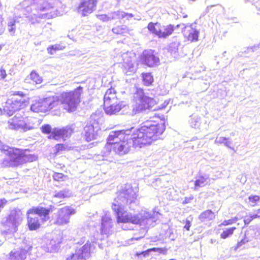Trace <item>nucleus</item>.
<instances>
[{"label":"nucleus","mask_w":260,"mask_h":260,"mask_svg":"<svg viewBox=\"0 0 260 260\" xmlns=\"http://www.w3.org/2000/svg\"><path fill=\"white\" fill-rule=\"evenodd\" d=\"M82 90L83 87L79 86L73 90L63 91L58 95L39 100L31 105V109L35 112L45 113L60 111L62 108L68 112H73L81 102Z\"/></svg>","instance_id":"1"},{"label":"nucleus","mask_w":260,"mask_h":260,"mask_svg":"<svg viewBox=\"0 0 260 260\" xmlns=\"http://www.w3.org/2000/svg\"><path fill=\"white\" fill-rule=\"evenodd\" d=\"M165 129V125L162 120H146L133 133L132 140L133 147L141 148L150 145L158 139Z\"/></svg>","instance_id":"2"},{"label":"nucleus","mask_w":260,"mask_h":260,"mask_svg":"<svg viewBox=\"0 0 260 260\" xmlns=\"http://www.w3.org/2000/svg\"><path fill=\"white\" fill-rule=\"evenodd\" d=\"M0 150L7 157L2 161L4 167L16 168L37 159V156L26 149H22L3 145L1 146Z\"/></svg>","instance_id":"3"},{"label":"nucleus","mask_w":260,"mask_h":260,"mask_svg":"<svg viewBox=\"0 0 260 260\" xmlns=\"http://www.w3.org/2000/svg\"><path fill=\"white\" fill-rule=\"evenodd\" d=\"M124 137V130L112 132L106 139L103 151L104 155H108L112 152L118 155L126 154L129 150L130 145Z\"/></svg>","instance_id":"4"},{"label":"nucleus","mask_w":260,"mask_h":260,"mask_svg":"<svg viewBox=\"0 0 260 260\" xmlns=\"http://www.w3.org/2000/svg\"><path fill=\"white\" fill-rule=\"evenodd\" d=\"M103 107L107 115H113L120 111L125 105L117 99L115 89L111 87L107 90L104 95Z\"/></svg>","instance_id":"5"},{"label":"nucleus","mask_w":260,"mask_h":260,"mask_svg":"<svg viewBox=\"0 0 260 260\" xmlns=\"http://www.w3.org/2000/svg\"><path fill=\"white\" fill-rule=\"evenodd\" d=\"M112 208L116 215V221L118 223L141 224V219L138 214H132L124 210L123 207L115 203L112 204Z\"/></svg>","instance_id":"6"},{"label":"nucleus","mask_w":260,"mask_h":260,"mask_svg":"<svg viewBox=\"0 0 260 260\" xmlns=\"http://www.w3.org/2000/svg\"><path fill=\"white\" fill-rule=\"evenodd\" d=\"M143 94L144 90L142 88H137L135 93L136 98L141 95L142 96L139 98V102L136 103L133 108L132 111L134 114H138L147 110H150L156 104L153 98L143 95Z\"/></svg>","instance_id":"7"},{"label":"nucleus","mask_w":260,"mask_h":260,"mask_svg":"<svg viewBox=\"0 0 260 260\" xmlns=\"http://www.w3.org/2000/svg\"><path fill=\"white\" fill-rule=\"evenodd\" d=\"M179 26V24L176 25V27ZM175 27V26L171 24L163 25L158 22L155 23L150 22L147 25L149 31L159 39H166L171 36L173 33Z\"/></svg>","instance_id":"8"},{"label":"nucleus","mask_w":260,"mask_h":260,"mask_svg":"<svg viewBox=\"0 0 260 260\" xmlns=\"http://www.w3.org/2000/svg\"><path fill=\"white\" fill-rule=\"evenodd\" d=\"M139 189L133 187L131 184H126L117 192V199L118 201L127 204H131L135 202L138 197Z\"/></svg>","instance_id":"9"},{"label":"nucleus","mask_w":260,"mask_h":260,"mask_svg":"<svg viewBox=\"0 0 260 260\" xmlns=\"http://www.w3.org/2000/svg\"><path fill=\"white\" fill-rule=\"evenodd\" d=\"M140 59L142 64L149 68L156 67L159 64V58L152 50L143 51L140 56Z\"/></svg>","instance_id":"10"},{"label":"nucleus","mask_w":260,"mask_h":260,"mask_svg":"<svg viewBox=\"0 0 260 260\" xmlns=\"http://www.w3.org/2000/svg\"><path fill=\"white\" fill-rule=\"evenodd\" d=\"M75 210L69 206H65L57 211L54 223L57 225H63L69 222L70 216Z\"/></svg>","instance_id":"11"},{"label":"nucleus","mask_w":260,"mask_h":260,"mask_svg":"<svg viewBox=\"0 0 260 260\" xmlns=\"http://www.w3.org/2000/svg\"><path fill=\"white\" fill-rule=\"evenodd\" d=\"M92 245L90 242L87 241L80 248L77 249L74 253H73L67 260H86L91 255V248Z\"/></svg>","instance_id":"12"},{"label":"nucleus","mask_w":260,"mask_h":260,"mask_svg":"<svg viewBox=\"0 0 260 260\" xmlns=\"http://www.w3.org/2000/svg\"><path fill=\"white\" fill-rule=\"evenodd\" d=\"M97 3V0H82L77 8V11L83 17L87 16L93 12Z\"/></svg>","instance_id":"13"},{"label":"nucleus","mask_w":260,"mask_h":260,"mask_svg":"<svg viewBox=\"0 0 260 260\" xmlns=\"http://www.w3.org/2000/svg\"><path fill=\"white\" fill-rule=\"evenodd\" d=\"M13 96L7 100L12 102V106L18 108V111L26 107L28 104V101L26 98V95L22 91H15L12 94Z\"/></svg>","instance_id":"14"},{"label":"nucleus","mask_w":260,"mask_h":260,"mask_svg":"<svg viewBox=\"0 0 260 260\" xmlns=\"http://www.w3.org/2000/svg\"><path fill=\"white\" fill-rule=\"evenodd\" d=\"M74 133V128L72 125H67L61 128L55 127L52 135L49 137L50 140H58L60 139H65L69 138Z\"/></svg>","instance_id":"15"},{"label":"nucleus","mask_w":260,"mask_h":260,"mask_svg":"<svg viewBox=\"0 0 260 260\" xmlns=\"http://www.w3.org/2000/svg\"><path fill=\"white\" fill-rule=\"evenodd\" d=\"M199 31L191 25H187L184 28L183 36L190 42H197L199 40Z\"/></svg>","instance_id":"16"},{"label":"nucleus","mask_w":260,"mask_h":260,"mask_svg":"<svg viewBox=\"0 0 260 260\" xmlns=\"http://www.w3.org/2000/svg\"><path fill=\"white\" fill-rule=\"evenodd\" d=\"M27 225L30 231H36L41 226V223L39 218L34 214L29 213V211L26 212Z\"/></svg>","instance_id":"17"},{"label":"nucleus","mask_w":260,"mask_h":260,"mask_svg":"<svg viewBox=\"0 0 260 260\" xmlns=\"http://www.w3.org/2000/svg\"><path fill=\"white\" fill-rule=\"evenodd\" d=\"M53 210L54 207L51 205L49 208H46L43 207H33L28 210L30 214H34V215L37 214L40 217H46L51 212L53 211Z\"/></svg>","instance_id":"18"},{"label":"nucleus","mask_w":260,"mask_h":260,"mask_svg":"<svg viewBox=\"0 0 260 260\" xmlns=\"http://www.w3.org/2000/svg\"><path fill=\"white\" fill-rule=\"evenodd\" d=\"M27 84L36 85L41 84L43 81L42 76L35 70L32 71L24 80Z\"/></svg>","instance_id":"19"},{"label":"nucleus","mask_w":260,"mask_h":260,"mask_svg":"<svg viewBox=\"0 0 260 260\" xmlns=\"http://www.w3.org/2000/svg\"><path fill=\"white\" fill-rule=\"evenodd\" d=\"M24 122L22 117H14L8 122V127L11 129H17L23 126Z\"/></svg>","instance_id":"20"},{"label":"nucleus","mask_w":260,"mask_h":260,"mask_svg":"<svg viewBox=\"0 0 260 260\" xmlns=\"http://www.w3.org/2000/svg\"><path fill=\"white\" fill-rule=\"evenodd\" d=\"M53 3H46L45 7L41 8L40 10L42 11H44L45 10L49 11L48 12H47L42 15V17H46L48 18H50L52 17L53 16V9L54 8L53 5H57V3L59 2V0H52Z\"/></svg>","instance_id":"21"},{"label":"nucleus","mask_w":260,"mask_h":260,"mask_svg":"<svg viewBox=\"0 0 260 260\" xmlns=\"http://www.w3.org/2000/svg\"><path fill=\"white\" fill-rule=\"evenodd\" d=\"M214 213L210 209L206 210L201 213L199 218L202 222H209L215 218Z\"/></svg>","instance_id":"22"},{"label":"nucleus","mask_w":260,"mask_h":260,"mask_svg":"<svg viewBox=\"0 0 260 260\" xmlns=\"http://www.w3.org/2000/svg\"><path fill=\"white\" fill-rule=\"evenodd\" d=\"M143 84L146 86H150L153 85L154 81L153 76L151 72H145L141 74Z\"/></svg>","instance_id":"23"},{"label":"nucleus","mask_w":260,"mask_h":260,"mask_svg":"<svg viewBox=\"0 0 260 260\" xmlns=\"http://www.w3.org/2000/svg\"><path fill=\"white\" fill-rule=\"evenodd\" d=\"M12 104L13 103L11 101L7 100L5 104L3 107V109H2L5 113L9 116L12 115L15 112L18 111V108L16 107L14 108L12 106Z\"/></svg>","instance_id":"24"},{"label":"nucleus","mask_w":260,"mask_h":260,"mask_svg":"<svg viewBox=\"0 0 260 260\" xmlns=\"http://www.w3.org/2000/svg\"><path fill=\"white\" fill-rule=\"evenodd\" d=\"M25 252L24 251H11L10 253L9 260H24Z\"/></svg>","instance_id":"25"},{"label":"nucleus","mask_w":260,"mask_h":260,"mask_svg":"<svg viewBox=\"0 0 260 260\" xmlns=\"http://www.w3.org/2000/svg\"><path fill=\"white\" fill-rule=\"evenodd\" d=\"M247 204L251 207H256L260 203V196L256 194H251L247 198Z\"/></svg>","instance_id":"26"},{"label":"nucleus","mask_w":260,"mask_h":260,"mask_svg":"<svg viewBox=\"0 0 260 260\" xmlns=\"http://www.w3.org/2000/svg\"><path fill=\"white\" fill-rule=\"evenodd\" d=\"M52 178L54 181L58 182H68L70 179L68 175L58 172H54L52 175Z\"/></svg>","instance_id":"27"},{"label":"nucleus","mask_w":260,"mask_h":260,"mask_svg":"<svg viewBox=\"0 0 260 260\" xmlns=\"http://www.w3.org/2000/svg\"><path fill=\"white\" fill-rule=\"evenodd\" d=\"M114 34L116 35H123L128 31V29L126 25H117L112 29Z\"/></svg>","instance_id":"28"},{"label":"nucleus","mask_w":260,"mask_h":260,"mask_svg":"<svg viewBox=\"0 0 260 260\" xmlns=\"http://www.w3.org/2000/svg\"><path fill=\"white\" fill-rule=\"evenodd\" d=\"M236 230H237V228L235 226L226 229L220 234V238L222 239H225L232 236Z\"/></svg>","instance_id":"29"},{"label":"nucleus","mask_w":260,"mask_h":260,"mask_svg":"<svg viewBox=\"0 0 260 260\" xmlns=\"http://www.w3.org/2000/svg\"><path fill=\"white\" fill-rule=\"evenodd\" d=\"M70 196V190L68 189H63L56 192L54 196V198H57L59 199H64L67 198H69Z\"/></svg>","instance_id":"30"},{"label":"nucleus","mask_w":260,"mask_h":260,"mask_svg":"<svg viewBox=\"0 0 260 260\" xmlns=\"http://www.w3.org/2000/svg\"><path fill=\"white\" fill-rule=\"evenodd\" d=\"M41 131L43 134L49 135L48 136V139H50L49 137L52 135L53 132V129H52L51 126L48 124L43 125L41 127Z\"/></svg>","instance_id":"31"},{"label":"nucleus","mask_w":260,"mask_h":260,"mask_svg":"<svg viewBox=\"0 0 260 260\" xmlns=\"http://www.w3.org/2000/svg\"><path fill=\"white\" fill-rule=\"evenodd\" d=\"M207 178L201 176L194 181V188L204 186L206 184Z\"/></svg>","instance_id":"32"},{"label":"nucleus","mask_w":260,"mask_h":260,"mask_svg":"<svg viewBox=\"0 0 260 260\" xmlns=\"http://www.w3.org/2000/svg\"><path fill=\"white\" fill-rule=\"evenodd\" d=\"M67 149V147L64 144L62 143H58L54 146V154L57 155L59 153L65 151Z\"/></svg>","instance_id":"33"},{"label":"nucleus","mask_w":260,"mask_h":260,"mask_svg":"<svg viewBox=\"0 0 260 260\" xmlns=\"http://www.w3.org/2000/svg\"><path fill=\"white\" fill-rule=\"evenodd\" d=\"M16 22H17V20L13 18L12 19L8 24V26L9 27V31L12 33V35H14L15 32V24Z\"/></svg>","instance_id":"34"},{"label":"nucleus","mask_w":260,"mask_h":260,"mask_svg":"<svg viewBox=\"0 0 260 260\" xmlns=\"http://www.w3.org/2000/svg\"><path fill=\"white\" fill-rule=\"evenodd\" d=\"M256 218L255 214L247 215L244 216L243 221L245 225H248L253 219Z\"/></svg>","instance_id":"35"},{"label":"nucleus","mask_w":260,"mask_h":260,"mask_svg":"<svg viewBox=\"0 0 260 260\" xmlns=\"http://www.w3.org/2000/svg\"><path fill=\"white\" fill-rule=\"evenodd\" d=\"M238 218L237 217H235L234 218L230 219L228 220H224L222 222L220 223V225L224 226L230 225L236 222Z\"/></svg>","instance_id":"36"},{"label":"nucleus","mask_w":260,"mask_h":260,"mask_svg":"<svg viewBox=\"0 0 260 260\" xmlns=\"http://www.w3.org/2000/svg\"><path fill=\"white\" fill-rule=\"evenodd\" d=\"M85 137L86 141L90 142L92 140H93L95 139V136L93 132L89 133L86 132L85 134Z\"/></svg>","instance_id":"37"},{"label":"nucleus","mask_w":260,"mask_h":260,"mask_svg":"<svg viewBox=\"0 0 260 260\" xmlns=\"http://www.w3.org/2000/svg\"><path fill=\"white\" fill-rule=\"evenodd\" d=\"M7 76V73L5 69L1 68L0 69L1 79H4Z\"/></svg>","instance_id":"38"},{"label":"nucleus","mask_w":260,"mask_h":260,"mask_svg":"<svg viewBox=\"0 0 260 260\" xmlns=\"http://www.w3.org/2000/svg\"><path fill=\"white\" fill-rule=\"evenodd\" d=\"M57 49L58 48L56 47H55L54 46H51L48 48V51L50 54H53L54 53V51Z\"/></svg>","instance_id":"39"},{"label":"nucleus","mask_w":260,"mask_h":260,"mask_svg":"<svg viewBox=\"0 0 260 260\" xmlns=\"http://www.w3.org/2000/svg\"><path fill=\"white\" fill-rule=\"evenodd\" d=\"M191 225V222L190 221L186 220L185 221V224L184 226V228L187 231L190 230V228Z\"/></svg>","instance_id":"40"},{"label":"nucleus","mask_w":260,"mask_h":260,"mask_svg":"<svg viewBox=\"0 0 260 260\" xmlns=\"http://www.w3.org/2000/svg\"><path fill=\"white\" fill-rule=\"evenodd\" d=\"M168 249L167 248H158L157 251L163 254H166L167 253Z\"/></svg>","instance_id":"41"},{"label":"nucleus","mask_w":260,"mask_h":260,"mask_svg":"<svg viewBox=\"0 0 260 260\" xmlns=\"http://www.w3.org/2000/svg\"><path fill=\"white\" fill-rule=\"evenodd\" d=\"M133 17V15L132 14H127V13H123L122 15H121V18L122 19H123L125 17H127V19H128V17Z\"/></svg>","instance_id":"42"},{"label":"nucleus","mask_w":260,"mask_h":260,"mask_svg":"<svg viewBox=\"0 0 260 260\" xmlns=\"http://www.w3.org/2000/svg\"><path fill=\"white\" fill-rule=\"evenodd\" d=\"M254 4L255 5L256 8L257 9L258 11H259L260 14V0H257L255 3Z\"/></svg>","instance_id":"43"},{"label":"nucleus","mask_w":260,"mask_h":260,"mask_svg":"<svg viewBox=\"0 0 260 260\" xmlns=\"http://www.w3.org/2000/svg\"><path fill=\"white\" fill-rule=\"evenodd\" d=\"M255 215H256V218H260V208L257 209Z\"/></svg>","instance_id":"44"},{"label":"nucleus","mask_w":260,"mask_h":260,"mask_svg":"<svg viewBox=\"0 0 260 260\" xmlns=\"http://www.w3.org/2000/svg\"><path fill=\"white\" fill-rule=\"evenodd\" d=\"M149 252V249H148L147 250H146L145 251H142V254H143L144 256H145L148 254Z\"/></svg>","instance_id":"45"},{"label":"nucleus","mask_w":260,"mask_h":260,"mask_svg":"<svg viewBox=\"0 0 260 260\" xmlns=\"http://www.w3.org/2000/svg\"><path fill=\"white\" fill-rule=\"evenodd\" d=\"M149 252H150V251H154V252L157 251L158 248H157V247H153V248H149Z\"/></svg>","instance_id":"46"},{"label":"nucleus","mask_w":260,"mask_h":260,"mask_svg":"<svg viewBox=\"0 0 260 260\" xmlns=\"http://www.w3.org/2000/svg\"><path fill=\"white\" fill-rule=\"evenodd\" d=\"M154 117H155V118H156V120H153V119H149V120H154V121H156V120H158V119H161V120H162L163 121H164V119H161V118H160L159 117H156L155 116L154 117H153V118H154ZM164 122L165 123V121H164Z\"/></svg>","instance_id":"47"},{"label":"nucleus","mask_w":260,"mask_h":260,"mask_svg":"<svg viewBox=\"0 0 260 260\" xmlns=\"http://www.w3.org/2000/svg\"><path fill=\"white\" fill-rule=\"evenodd\" d=\"M142 254V252H137L135 254V255L137 256H140V255Z\"/></svg>","instance_id":"48"},{"label":"nucleus","mask_w":260,"mask_h":260,"mask_svg":"<svg viewBox=\"0 0 260 260\" xmlns=\"http://www.w3.org/2000/svg\"><path fill=\"white\" fill-rule=\"evenodd\" d=\"M180 16L183 18H186L187 17V14L182 15H180Z\"/></svg>","instance_id":"49"},{"label":"nucleus","mask_w":260,"mask_h":260,"mask_svg":"<svg viewBox=\"0 0 260 260\" xmlns=\"http://www.w3.org/2000/svg\"><path fill=\"white\" fill-rule=\"evenodd\" d=\"M2 111H3L2 109L1 108H0V112H2Z\"/></svg>","instance_id":"50"},{"label":"nucleus","mask_w":260,"mask_h":260,"mask_svg":"<svg viewBox=\"0 0 260 260\" xmlns=\"http://www.w3.org/2000/svg\"><path fill=\"white\" fill-rule=\"evenodd\" d=\"M227 139L226 138H224L223 140H226Z\"/></svg>","instance_id":"51"}]
</instances>
